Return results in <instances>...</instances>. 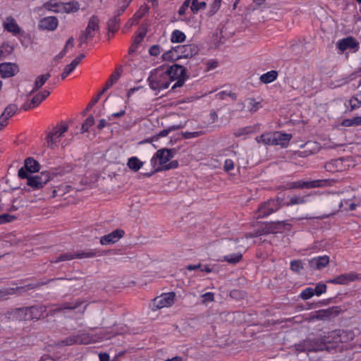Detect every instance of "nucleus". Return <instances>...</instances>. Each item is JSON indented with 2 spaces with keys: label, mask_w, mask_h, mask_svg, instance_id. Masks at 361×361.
Instances as JSON below:
<instances>
[{
  "label": "nucleus",
  "mask_w": 361,
  "mask_h": 361,
  "mask_svg": "<svg viewBox=\"0 0 361 361\" xmlns=\"http://www.w3.org/2000/svg\"><path fill=\"white\" fill-rule=\"evenodd\" d=\"M242 254L240 252L230 254L223 257L222 261H226L229 264H235L242 259Z\"/></svg>",
  "instance_id": "c9c22d12"
},
{
  "label": "nucleus",
  "mask_w": 361,
  "mask_h": 361,
  "mask_svg": "<svg viewBox=\"0 0 361 361\" xmlns=\"http://www.w3.org/2000/svg\"><path fill=\"white\" fill-rule=\"evenodd\" d=\"M143 164L144 163L137 157L129 158L127 162L128 167L135 172L139 171L143 166Z\"/></svg>",
  "instance_id": "c756f323"
},
{
  "label": "nucleus",
  "mask_w": 361,
  "mask_h": 361,
  "mask_svg": "<svg viewBox=\"0 0 361 361\" xmlns=\"http://www.w3.org/2000/svg\"><path fill=\"white\" fill-rule=\"evenodd\" d=\"M161 52V48L159 45H153L149 49V53L151 56H157Z\"/></svg>",
  "instance_id": "bf43d9fd"
},
{
  "label": "nucleus",
  "mask_w": 361,
  "mask_h": 361,
  "mask_svg": "<svg viewBox=\"0 0 361 361\" xmlns=\"http://www.w3.org/2000/svg\"><path fill=\"white\" fill-rule=\"evenodd\" d=\"M97 255L95 251L90 250L88 252H82L78 254H71V253H64L60 255L59 257H56L54 259L51 260V263H59L64 261H69L75 258L82 259V258H90L94 257Z\"/></svg>",
  "instance_id": "9b49d317"
},
{
  "label": "nucleus",
  "mask_w": 361,
  "mask_h": 361,
  "mask_svg": "<svg viewBox=\"0 0 361 361\" xmlns=\"http://www.w3.org/2000/svg\"><path fill=\"white\" fill-rule=\"evenodd\" d=\"M274 135L275 145H281L283 147H287L292 138L291 134L283 133L279 131H274Z\"/></svg>",
  "instance_id": "b1692460"
},
{
  "label": "nucleus",
  "mask_w": 361,
  "mask_h": 361,
  "mask_svg": "<svg viewBox=\"0 0 361 361\" xmlns=\"http://www.w3.org/2000/svg\"><path fill=\"white\" fill-rule=\"evenodd\" d=\"M173 156V149L163 148L157 150L150 160L154 171L152 173H145V176L149 177L153 173H157V171H155V169L166 165L167 162L170 161Z\"/></svg>",
  "instance_id": "20e7f679"
},
{
  "label": "nucleus",
  "mask_w": 361,
  "mask_h": 361,
  "mask_svg": "<svg viewBox=\"0 0 361 361\" xmlns=\"http://www.w3.org/2000/svg\"><path fill=\"white\" fill-rule=\"evenodd\" d=\"M8 123V119L5 116L1 114L0 116V130L6 127Z\"/></svg>",
  "instance_id": "0e129e2a"
},
{
  "label": "nucleus",
  "mask_w": 361,
  "mask_h": 361,
  "mask_svg": "<svg viewBox=\"0 0 361 361\" xmlns=\"http://www.w3.org/2000/svg\"><path fill=\"white\" fill-rule=\"evenodd\" d=\"M290 269L295 273H300L304 269L302 260H293L290 264Z\"/></svg>",
  "instance_id": "a18cd8bd"
},
{
  "label": "nucleus",
  "mask_w": 361,
  "mask_h": 361,
  "mask_svg": "<svg viewBox=\"0 0 361 361\" xmlns=\"http://www.w3.org/2000/svg\"><path fill=\"white\" fill-rule=\"evenodd\" d=\"M327 286L325 283H319L316 285V287L314 288L315 290L314 295L317 296H320L321 295L325 293L326 292Z\"/></svg>",
  "instance_id": "3c124183"
},
{
  "label": "nucleus",
  "mask_w": 361,
  "mask_h": 361,
  "mask_svg": "<svg viewBox=\"0 0 361 361\" xmlns=\"http://www.w3.org/2000/svg\"><path fill=\"white\" fill-rule=\"evenodd\" d=\"M248 110L250 113H255L259 109L261 104L259 102H256L253 99H248Z\"/></svg>",
  "instance_id": "de8ad7c7"
},
{
  "label": "nucleus",
  "mask_w": 361,
  "mask_h": 361,
  "mask_svg": "<svg viewBox=\"0 0 361 361\" xmlns=\"http://www.w3.org/2000/svg\"><path fill=\"white\" fill-rule=\"evenodd\" d=\"M61 5V2H55V1H48L43 5V7L49 11H53L54 13H60L59 6Z\"/></svg>",
  "instance_id": "ea45409f"
},
{
  "label": "nucleus",
  "mask_w": 361,
  "mask_h": 361,
  "mask_svg": "<svg viewBox=\"0 0 361 361\" xmlns=\"http://www.w3.org/2000/svg\"><path fill=\"white\" fill-rule=\"evenodd\" d=\"M221 1L222 0H214L211 6V10L209 11L211 15H214L219 9V8L221 6Z\"/></svg>",
  "instance_id": "4d7b16f0"
},
{
  "label": "nucleus",
  "mask_w": 361,
  "mask_h": 361,
  "mask_svg": "<svg viewBox=\"0 0 361 361\" xmlns=\"http://www.w3.org/2000/svg\"><path fill=\"white\" fill-rule=\"evenodd\" d=\"M59 25L56 17L49 16L42 18L39 23V26L42 30L53 31L55 30Z\"/></svg>",
  "instance_id": "aec40b11"
},
{
  "label": "nucleus",
  "mask_w": 361,
  "mask_h": 361,
  "mask_svg": "<svg viewBox=\"0 0 361 361\" xmlns=\"http://www.w3.org/2000/svg\"><path fill=\"white\" fill-rule=\"evenodd\" d=\"M203 134H204L203 131H194V132L186 131V132L183 133V135L184 138H185V139H191V138L197 137Z\"/></svg>",
  "instance_id": "5fc2aeb1"
},
{
  "label": "nucleus",
  "mask_w": 361,
  "mask_h": 361,
  "mask_svg": "<svg viewBox=\"0 0 361 361\" xmlns=\"http://www.w3.org/2000/svg\"><path fill=\"white\" fill-rule=\"evenodd\" d=\"M16 217L9 214H3L0 215V224L9 223L15 220Z\"/></svg>",
  "instance_id": "603ef678"
},
{
  "label": "nucleus",
  "mask_w": 361,
  "mask_h": 361,
  "mask_svg": "<svg viewBox=\"0 0 361 361\" xmlns=\"http://www.w3.org/2000/svg\"><path fill=\"white\" fill-rule=\"evenodd\" d=\"M185 39V35L180 30H175L171 35V41L173 43H180Z\"/></svg>",
  "instance_id": "e433bc0d"
},
{
  "label": "nucleus",
  "mask_w": 361,
  "mask_h": 361,
  "mask_svg": "<svg viewBox=\"0 0 361 361\" xmlns=\"http://www.w3.org/2000/svg\"><path fill=\"white\" fill-rule=\"evenodd\" d=\"M145 35L146 32L145 30L140 31L134 37L133 46L138 45L142 41Z\"/></svg>",
  "instance_id": "6e6d98bb"
},
{
  "label": "nucleus",
  "mask_w": 361,
  "mask_h": 361,
  "mask_svg": "<svg viewBox=\"0 0 361 361\" xmlns=\"http://www.w3.org/2000/svg\"><path fill=\"white\" fill-rule=\"evenodd\" d=\"M74 71V69L73 68H71V66H69V65H67L64 70H63V72L62 73L61 77V79L62 80H64L67 78V76L71 74L73 71Z\"/></svg>",
  "instance_id": "e2e57ef3"
},
{
  "label": "nucleus",
  "mask_w": 361,
  "mask_h": 361,
  "mask_svg": "<svg viewBox=\"0 0 361 361\" xmlns=\"http://www.w3.org/2000/svg\"><path fill=\"white\" fill-rule=\"evenodd\" d=\"M99 30V19L97 16H92L88 21L87 27L78 38L79 47H81L83 44H87L88 40L92 39Z\"/></svg>",
  "instance_id": "423d86ee"
},
{
  "label": "nucleus",
  "mask_w": 361,
  "mask_h": 361,
  "mask_svg": "<svg viewBox=\"0 0 361 361\" xmlns=\"http://www.w3.org/2000/svg\"><path fill=\"white\" fill-rule=\"evenodd\" d=\"M147 11V8L146 7L137 11L134 14L133 17L129 20L130 26L133 25L134 23H137L138 20L144 16Z\"/></svg>",
  "instance_id": "79ce46f5"
},
{
  "label": "nucleus",
  "mask_w": 361,
  "mask_h": 361,
  "mask_svg": "<svg viewBox=\"0 0 361 361\" xmlns=\"http://www.w3.org/2000/svg\"><path fill=\"white\" fill-rule=\"evenodd\" d=\"M329 263V257L328 255L316 257L309 260L310 268L314 270H320L326 267Z\"/></svg>",
  "instance_id": "a211bd4d"
},
{
  "label": "nucleus",
  "mask_w": 361,
  "mask_h": 361,
  "mask_svg": "<svg viewBox=\"0 0 361 361\" xmlns=\"http://www.w3.org/2000/svg\"><path fill=\"white\" fill-rule=\"evenodd\" d=\"M308 195L299 197V196H293L290 197V201L288 202H286L285 204L287 207H290L295 204H305L307 202Z\"/></svg>",
  "instance_id": "4c0bfd02"
},
{
  "label": "nucleus",
  "mask_w": 361,
  "mask_h": 361,
  "mask_svg": "<svg viewBox=\"0 0 361 361\" xmlns=\"http://www.w3.org/2000/svg\"><path fill=\"white\" fill-rule=\"evenodd\" d=\"M35 105H34V104L32 103V99L25 102L23 106H22V109L24 110V111H28V110H30L32 109H34L35 108Z\"/></svg>",
  "instance_id": "69168bd1"
},
{
  "label": "nucleus",
  "mask_w": 361,
  "mask_h": 361,
  "mask_svg": "<svg viewBox=\"0 0 361 361\" xmlns=\"http://www.w3.org/2000/svg\"><path fill=\"white\" fill-rule=\"evenodd\" d=\"M326 180H300L291 182L288 184V188L289 189H302V188H322L326 185Z\"/></svg>",
  "instance_id": "9d476101"
},
{
  "label": "nucleus",
  "mask_w": 361,
  "mask_h": 361,
  "mask_svg": "<svg viewBox=\"0 0 361 361\" xmlns=\"http://www.w3.org/2000/svg\"><path fill=\"white\" fill-rule=\"evenodd\" d=\"M20 169H24L29 174L39 171L40 166L37 161L32 157H28L25 160L24 166Z\"/></svg>",
  "instance_id": "393cba45"
},
{
  "label": "nucleus",
  "mask_w": 361,
  "mask_h": 361,
  "mask_svg": "<svg viewBox=\"0 0 361 361\" xmlns=\"http://www.w3.org/2000/svg\"><path fill=\"white\" fill-rule=\"evenodd\" d=\"M274 132H266L260 136L256 137L255 140L258 144L266 145H275Z\"/></svg>",
  "instance_id": "5701e85b"
},
{
  "label": "nucleus",
  "mask_w": 361,
  "mask_h": 361,
  "mask_svg": "<svg viewBox=\"0 0 361 361\" xmlns=\"http://www.w3.org/2000/svg\"><path fill=\"white\" fill-rule=\"evenodd\" d=\"M348 166L343 159H336L328 161L324 168L329 172L336 173L345 171Z\"/></svg>",
  "instance_id": "2eb2a0df"
},
{
  "label": "nucleus",
  "mask_w": 361,
  "mask_h": 361,
  "mask_svg": "<svg viewBox=\"0 0 361 361\" xmlns=\"http://www.w3.org/2000/svg\"><path fill=\"white\" fill-rule=\"evenodd\" d=\"M201 267H202V264L199 263L197 264H189L185 267V269H187L188 271H193V270L200 269Z\"/></svg>",
  "instance_id": "774afa93"
},
{
  "label": "nucleus",
  "mask_w": 361,
  "mask_h": 361,
  "mask_svg": "<svg viewBox=\"0 0 361 361\" xmlns=\"http://www.w3.org/2000/svg\"><path fill=\"white\" fill-rule=\"evenodd\" d=\"M68 126L65 123H61L47 133L46 136L47 146L49 148H54L61 142L64 134L68 131Z\"/></svg>",
  "instance_id": "39448f33"
},
{
  "label": "nucleus",
  "mask_w": 361,
  "mask_h": 361,
  "mask_svg": "<svg viewBox=\"0 0 361 361\" xmlns=\"http://www.w3.org/2000/svg\"><path fill=\"white\" fill-rule=\"evenodd\" d=\"M166 71L169 76H171V82L173 80H176L171 87L173 90L176 87H182L185 80L188 78L185 68L180 65L173 64L170 68L166 69Z\"/></svg>",
  "instance_id": "0eeeda50"
},
{
  "label": "nucleus",
  "mask_w": 361,
  "mask_h": 361,
  "mask_svg": "<svg viewBox=\"0 0 361 361\" xmlns=\"http://www.w3.org/2000/svg\"><path fill=\"white\" fill-rule=\"evenodd\" d=\"M317 316H336L344 313V309L340 306H333L326 310H319Z\"/></svg>",
  "instance_id": "a878e982"
},
{
  "label": "nucleus",
  "mask_w": 361,
  "mask_h": 361,
  "mask_svg": "<svg viewBox=\"0 0 361 361\" xmlns=\"http://www.w3.org/2000/svg\"><path fill=\"white\" fill-rule=\"evenodd\" d=\"M355 337V334L351 331L336 330L331 332L327 337L323 339L321 343H316V345H310L308 341L297 346V350L302 351H318L328 350L330 348H338L340 349L351 347V342Z\"/></svg>",
  "instance_id": "f257e3e1"
},
{
  "label": "nucleus",
  "mask_w": 361,
  "mask_h": 361,
  "mask_svg": "<svg viewBox=\"0 0 361 361\" xmlns=\"http://www.w3.org/2000/svg\"><path fill=\"white\" fill-rule=\"evenodd\" d=\"M178 166V162L176 160L171 161L169 164H166V165L164 166H159V168L155 169V171H166L171 169H176Z\"/></svg>",
  "instance_id": "09e8293b"
},
{
  "label": "nucleus",
  "mask_w": 361,
  "mask_h": 361,
  "mask_svg": "<svg viewBox=\"0 0 361 361\" xmlns=\"http://www.w3.org/2000/svg\"><path fill=\"white\" fill-rule=\"evenodd\" d=\"M315 290L313 288L308 287L305 288L300 293V298L304 300H308L314 295Z\"/></svg>",
  "instance_id": "c03bdc74"
},
{
  "label": "nucleus",
  "mask_w": 361,
  "mask_h": 361,
  "mask_svg": "<svg viewBox=\"0 0 361 361\" xmlns=\"http://www.w3.org/2000/svg\"><path fill=\"white\" fill-rule=\"evenodd\" d=\"M224 169L226 172H230L234 169V163L233 160L227 159L224 161Z\"/></svg>",
  "instance_id": "13d9d810"
},
{
  "label": "nucleus",
  "mask_w": 361,
  "mask_h": 361,
  "mask_svg": "<svg viewBox=\"0 0 361 361\" xmlns=\"http://www.w3.org/2000/svg\"><path fill=\"white\" fill-rule=\"evenodd\" d=\"M95 341L96 340L90 336L89 334L82 333L78 336L68 338L66 340L63 341L62 343L65 345H71L73 344H89Z\"/></svg>",
  "instance_id": "ddd939ff"
},
{
  "label": "nucleus",
  "mask_w": 361,
  "mask_h": 361,
  "mask_svg": "<svg viewBox=\"0 0 361 361\" xmlns=\"http://www.w3.org/2000/svg\"><path fill=\"white\" fill-rule=\"evenodd\" d=\"M252 132V129L251 127H245L241 129H238L234 132V135L235 137H240L244 135H248Z\"/></svg>",
  "instance_id": "864d4df0"
},
{
  "label": "nucleus",
  "mask_w": 361,
  "mask_h": 361,
  "mask_svg": "<svg viewBox=\"0 0 361 361\" xmlns=\"http://www.w3.org/2000/svg\"><path fill=\"white\" fill-rule=\"evenodd\" d=\"M4 29L13 35H17L20 32V27L17 24L16 20L11 17H7L3 23Z\"/></svg>",
  "instance_id": "412c9836"
},
{
  "label": "nucleus",
  "mask_w": 361,
  "mask_h": 361,
  "mask_svg": "<svg viewBox=\"0 0 361 361\" xmlns=\"http://www.w3.org/2000/svg\"><path fill=\"white\" fill-rule=\"evenodd\" d=\"M18 110V107L15 104H9L8 106H6L4 111V112L1 114L2 115L5 116L8 120L10 118H11L13 116H14Z\"/></svg>",
  "instance_id": "37998d69"
},
{
  "label": "nucleus",
  "mask_w": 361,
  "mask_h": 361,
  "mask_svg": "<svg viewBox=\"0 0 361 361\" xmlns=\"http://www.w3.org/2000/svg\"><path fill=\"white\" fill-rule=\"evenodd\" d=\"M177 51L179 59L190 58L197 52V47L194 44H185L177 46Z\"/></svg>",
  "instance_id": "f3484780"
},
{
  "label": "nucleus",
  "mask_w": 361,
  "mask_h": 361,
  "mask_svg": "<svg viewBox=\"0 0 361 361\" xmlns=\"http://www.w3.org/2000/svg\"><path fill=\"white\" fill-rule=\"evenodd\" d=\"M361 206V200L353 197L352 199H343L340 202V207H343L346 211L355 210L357 207Z\"/></svg>",
  "instance_id": "4be33fe9"
},
{
  "label": "nucleus",
  "mask_w": 361,
  "mask_h": 361,
  "mask_svg": "<svg viewBox=\"0 0 361 361\" xmlns=\"http://www.w3.org/2000/svg\"><path fill=\"white\" fill-rule=\"evenodd\" d=\"M201 297L202 298V302L203 303H205L206 302H212L214 300V293L210 292L203 294Z\"/></svg>",
  "instance_id": "052dcab7"
},
{
  "label": "nucleus",
  "mask_w": 361,
  "mask_h": 361,
  "mask_svg": "<svg viewBox=\"0 0 361 361\" xmlns=\"http://www.w3.org/2000/svg\"><path fill=\"white\" fill-rule=\"evenodd\" d=\"M336 47L341 52L349 51L354 53L359 49V43L353 37H348L339 39L336 43Z\"/></svg>",
  "instance_id": "f8f14e48"
},
{
  "label": "nucleus",
  "mask_w": 361,
  "mask_h": 361,
  "mask_svg": "<svg viewBox=\"0 0 361 361\" xmlns=\"http://www.w3.org/2000/svg\"><path fill=\"white\" fill-rule=\"evenodd\" d=\"M46 310V307L42 305H36L30 307H22L16 308L11 312L15 316L35 315L42 316Z\"/></svg>",
  "instance_id": "1a4fd4ad"
},
{
  "label": "nucleus",
  "mask_w": 361,
  "mask_h": 361,
  "mask_svg": "<svg viewBox=\"0 0 361 361\" xmlns=\"http://www.w3.org/2000/svg\"><path fill=\"white\" fill-rule=\"evenodd\" d=\"M278 77V72L276 71H270L266 73L262 74L259 80L264 84H268L274 82Z\"/></svg>",
  "instance_id": "7c9ffc66"
},
{
  "label": "nucleus",
  "mask_w": 361,
  "mask_h": 361,
  "mask_svg": "<svg viewBox=\"0 0 361 361\" xmlns=\"http://www.w3.org/2000/svg\"><path fill=\"white\" fill-rule=\"evenodd\" d=\"M358 279V276L354 272L341 274L334 279H329L327 283L331 284L346 285Z\"/></svg>",
  "instance_id": "dca6fc26"
},
{
  "label": "nucleus",
  "mask_w": 361,
  "mask_h": 361,
  "mask_svg": "<svg viewBox=\"0 0 361 361\" xmlns=\"http://www.w3.org/2000/svg\"><path fill=\"white\" fill-rule=\"evenodd\" d=\"M61 6L59 8L60 13H73L76 12L79 10L80 6L79 4L76 1L63 3L61 2Z\"/></svg>",
  "instance_id": "bb28decb"
},
{
  "label": "nucleus",
  "mask_w": 361,
  "mask_h": 361,
  "mask_svg": "<svg viewBox=\"0 0 361 361\" xmlns=\"http://www.w3.org/2000/svg\"><path fill=\"white\" fill-rule=\"evenodd\" d=\"M94 123V117L92 116H88L82 126V132L84 133V132L88 131L89 128L92 126H93Z\"/></svg>",
  "instance_id": "8fccbe9b"
},
{
  "label": "nucleus",
  "mask_w": 361,
  "mask_h": 361,
  "mask_svg": "<svg viewBox=\"0 0 361 361\" xmlns=\"http://www.w3.org/2000/svg\"><path fill=\"white\" fill-rule=\"evenodd\" d=\"M18 72V68L15 63H3L0 64V73L3 78H11Z\"/></svg>",
  "instance_id": "6ab92c4d"
},
{
  "label": "nucleus",
  "mask_w": 361,
  "mask_h": 361,
  "mask_svg": "<svg viewBox=\"0 0 361 361\" xmlns=\"http://www.w3.org/2000/svg\"><path fill=\"white\" fill-rule=\"evenodd\" d=\"M125 234V232L122 229H116L111 233L102 236L100 238V243L102 245H108L117 243Z\"/></svg>",
  "instance_id": "4468645a"
},
{
  "label": "nucleus",
  "mask_w": 361,
  "mask_h": 361,
  "mask_svg": "<svg viewBox=\"0 0 361 361\" xmlns=\"http://www.w3.org/2000/svg\"><path fill=\"white\" fill-rule=\"evenodd\" d=\"M268 207L264 203L261 204L256 212L257 218L262 219L264 218L271 214L270 212L267 209Z\"/></svg>",
  "instance_id": "a19ab883"
},
{
  "label": "nucleus",
  "mask_w": 361,
  "mask_h": 361,
  "mask_svg": "<svg viewBox=\"0 0 361 361\" xmlns=\"http://www.w3.org/2000/svg\"><path fill=\"white\" fill-rule=\"evenodd\" d=\"M161 58L165 61H172L179 59V55L177 51V47L164 52Z\"/></svg>",
  "instance_id": "2f4dec72"
},
{
  "label": "nucleus",
  "mask_w": 361,
  "mask_h": 361,
  "mask_svg": "<svg viewBox=\"0 0 361 361\" xmlns=\"http://www.w3.org/2000/svg\"><path fill=\"white\" fill-rule=\"evenodd\" d=\"M148 82L152 90L161 91L169 87L171 83V76L166 69L159 67L150 73Z\"/></svg>",
  "instance_id": "f03ea898"
},
{
  "label": "nucleus",
  "mask_w": 361,
  "mask_h": 361,
  "mask_svg": "<svg viewBox=\"0 0 361 361\" xmlns=\"http://www.w3.org/2000/svg\"><path fill=\"white\" fill-rule=\"evenodd\" d=\"M120 73L118 71L114 72L106 81L104 87L103 88L102 93H104L108 89H109L114 83H116L120 78Z\"/></svg>",
  "instance_id": "72a5a7b5"
},
{
  "label": "nucleus",
  "mask_w": 361,
  "mask_h": 361,
  "mask_svg": "<svg viewBox=\"0 0 361 361\" xmlns=\"http://www.w3.org/2000/svg\"><path fill=\"white\" fill-rule=\"evenodd\" d=\"M125 8H122L121 11H118L117 16L111 18L108 22V29L109 31L111 32H115L119 27L120 25V19L118 16L121 15L122 12H123Z\"/></svg>",
  "instance_id": "c85d7f7f"
},
{
  "label": "nucleus",
  "mask_w": 361,
  "mask_h": 361,
  "mask_svg": "<svg viewBox=\"0 0 361 361\" xmlns=\"http://www.w3.org/2000/svg\"><path fill=\"white\" fill-rule=\"evenodd\" d=\"M175 297L176 293L174 292L162 293L152 301L149 307L152 310L156 311L164 307H171L174 303Z\"/></svg>",
  "instance_id": "6e6552de"
},
{
  "label": "nucleus",
  "mask_w": 361,
  "mask_h": 361,
  "mask_svg": "<svg viewBox=\"0 0 361 361\" xmlns=\"http://www.w3.org/2000/svg\"><path fill=\"white\" fill-rule=\"evenodd\" d=\"M341 124L343 126H345V127L356 126L354 117L353 118L344 119L342 121Z\"/></svg>",
  "instance_id": "680f3d73"
},
{
  "label": "nucleus",
  "mask_w": 361,
  "mask_h": 361,
  "mask_svg": "<svg viewBox=\"0 0 361 361\" xmlns=\"http://www.w3.org/2000/svg\"><path fill=\"white\" fill-rule=\"evenodd\" d=\"M281 201L279 198L276 200H269L267 202H264L267 207H268V210L271 214L276 212L281 206Z\"/></svg>",
  "instance_id": "f704fd0d"
},
{
  "label": "nucleus",
  "mask_w": 361,
  "mask_h": 361,
  "mask_svg": "<svg viewBox=\"0 0 361 361\" xmlns=\"http://www.w3.org/2000/svg\"><path fill=\"white\" fill-rule=\"evenodd\" d=\"M18 175L21 179H27V185L33 190L42 188L51 178L50 173L47 171H42L38 175L29 174L24 169H20Z\"/></svg>",
  "instance_id": "7ed1b4c3"
},
{
  "label": "nucleus",
  "mask_w": 361,
  "mask_h": 361,
  "mask_svg": "<svg viewBox=\"0 0 361 361\" xmlns=\"http://www.w3.org/2000/svg\"><path fill=\"white\" fill-rule=\"evenodd\" d=\"M50 94V92L44 90L36 95H35L32 99V103L35 105V106H39L42 101H44L49 95Z\"/></svg>",
  "instance_id": "473e14b6"
},
{
  "label": "nucleus",
  "mask_w": 361,
  "mask_h": 361,
  "mask_svg": "<svg viewBox=\"0 0 361 361\" xmlns=\"http://www.w3.org/2000/svg\"><path fill=\"white\" fill-rule=\"evenodd\" d=\"M102 92L95 97L87 106L86 110L89 111L97 102L99 101L101 94H102Z\"/></svg>",
  "instance_id": "338daca9"
},
{
  "label": "nucleus",
  "mask_w": 361,
  "mask_h": 361,
  "mask_svg": "<svg viewBox=\"0 0 361 361\" xmlns=\"http://www.w3.org/2000/svg\"><path fill=\"white\" fill-rule=\"evenodd\" d=\"M351 109H355L361 106V92L356 93L349 100Z\"/></svg>",
  "instance_id": "58836bf2"
},
{
  "label": "nucleus",
  "mask_w": 361,
  "mask_h": 361,
  "mask_svg": "<svg viewBox=\"0 0 361 361\" xmlns=\"http://www.w3.org/2000/svg\"><path fill=\"white\" fill-rule=\"evenodd\" d=\"M206 7V3L204 1H199L198 0H192L190 8L192 12L195 13L198 11L203 9Z\"/></svg>",
  "instance_id": "49530a36"
},
{
  "label": "nucleus",
  "mask_w": 361,
  "mask_h": 361,
  "mask_svg": "<svg viewBox=\"0 0 361 361\" xmlns=\"http://www.w3.org/2000/svg\"><path fill=\"white\" fill-rule=\"evenodd\" d=\"M50 77L51 75L49 73H46L37 76L35 79L33 88L31 90L30 94H32L39 90L46 83Z\"/></svg>",
  "instance_id": "cd10ccee"
}]
</instances>
